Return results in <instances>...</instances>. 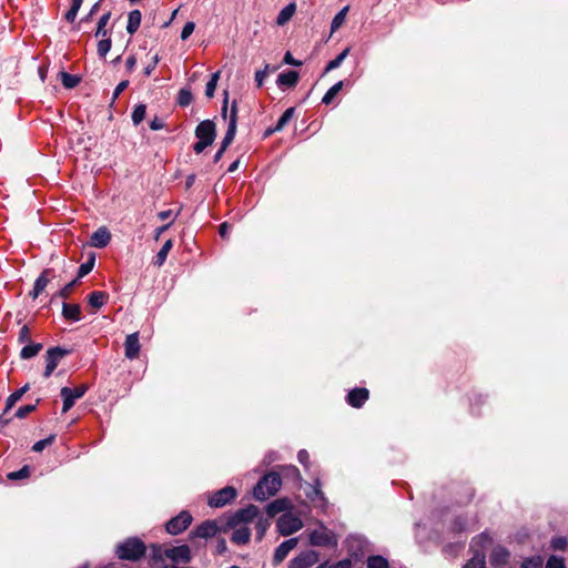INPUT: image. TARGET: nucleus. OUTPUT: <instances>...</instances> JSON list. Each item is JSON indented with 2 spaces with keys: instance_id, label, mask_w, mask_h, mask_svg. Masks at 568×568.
Instances as JSON below:
<instances>
[{
  "instance_id": "obj_55",
  "label": "nucleus",
  "mask_w": 568,
  "mask_h": 568,
  "mask_svg": "<svg viewBox=\"0 0 568 568\" xmlns=\"http://www.w3.org/2000/svg\"><path fill=\"white\" fill-rule=\"evenodd\" d=\"M194 29H195V23L193 21H187L181 31V36H180L181 40H183V41L187 40L190 38V36L193 33Z\"/></svg>"
},
{
  "instance_id": "obj_9",
  "label": "nucleus",
  "mask_w": 568,
  "mask_h": 568,
  "mask_svg": "<svg viewBox=\"0 0 568 568\" xmlns=\"http://www.w3.org/2000/svg\"><path fill=\"white\" fill-rule=\"evenodd\" d=\"M219 535L217 529V520L216 519H206L202 521L200 525L195 526L189 532V540L193 541L196 538L210 539Z\"/></svg>"
},
{
  "instance_id": "obj_64",
  "label": "nucleus",
  "mask_w": 568,
  "mask_h": 568,
  "mask_svg": "<svg viewBox=\"0 0 568 568\" xmlns=\"http://www.w3.org/2000/svg\"><path fill=\"white\" fill-rule=\"evenodd\" d=\"M329 568H352V561L348 558L342 559L338 562L329 566Z\"/></svg>"
},
{
  "instance_id": "obj_4",
  "label": "nucleus",
  "mask_w": 568,
  "mask_h": 568,
  "mask_svg": "<svg viewBox=\"0 0 568 568\" xmlns=\"http://www.w3.org/2000/svg\"><path fill=\"white\" fill-rule=\"evenodd\" d=\"M72 353V349L64 348L61 346H53L47 349L45 353V368L43 372V377L48 378L52 375L57 366L59 365L60 361L70 355Z\"/></svg>"
},
{
  "instance_id": "obj_33",
  "label": "nucleus",
  "mask_w": 568,
  "mask_h": 568,
  "mask_svg": "<svg viewBox=\"0 0 568 568\" xmlns=\"http://www.w3.org/2000/svg\"><path fill=\"white\" fill-rule=\"evenodd\" d=\"M172 246H173L172 240H168L164 242V244L162 245V247L160 248V251L156 253V255L154 257L153 264L155 266L160 267L165 263L168 254L172 250Z\"/></svg>"
},
{
  "instance_id": "obj_1",
  "label": "nucleus",
  "mask_w": 568,
  "mask_h": 568,
  "mask_svg": "<svg viewBox=\"0 0 568 568\" xmlns=\"http://www.w3.org/2000/svg\"><path fill=\"white\" fill-rule=\"evenodd\" d=\"M148 547L139 537H128L115 547V555L120 560L136 562L146 556Z\"/></svg>"
},
{
  "instance_id": "obj_41",
  "label": "nucleus",
  "mask_w": 568,
  "mask_h": 568,
  "mask_svg": "<svg viewBox=\"0 0 568 568\" xmlns=\"http://www.w3.org/2000/svg\"><path fill=\"white\" fill-rule=\"evenodd\" d=\"M220 77H221V71H216L211 74L210 80L207 81V83L205 85V95L209 99L214 97Z\"/></svg>"
},
{
  "instance_id": "obj_35",
  "label": "nucleus",
  "mask_w": 568,
  "mask_h": 568,
  "mask_svg": "<svg viewBox=\"0 0 568 568\" xmlns=\"http://www.w3.org/2000/svg\"><path fill=\"white\" fill-rule=\"evenodd\" d=\"M49 283L48 278L40 274L34 281L33 288L29 292V296L33 300L38 298Z\"/></svg>"
},
{
  "instance_id": "obj_50",
  "label": "nucleus",
  "mask_w": 568,
  "mask_h": 568,
  "mask_svg": "<svg viewBox=\"0 0 568 568\" xmlns=\"http://www.w3.org/2000/svg\"><path fill=\"white\" fill-rule=\"evenodd\" d=\"M103 0H99L97 1L90 9V11L88 12V14H85L84 17L81 18L80 22L78 23V27H77V30L80 29V26L81 24H84V23H89L92 21L93 17L98 13V11L100 10V7H101V2Z\"/></svg>"
},
{
  "instance_id": "obj_23",
  "label": "nucleus",
  "mask_w": 568,
  "mask_h": 568,
  "mask_svg": "<svg viewBox=\"0 0 568 568\" xmlns=\"http://www.w3.org/2000/svg\"><path fill=\"white\" fill-rule=\"evenodd\" d=\"M30 389V385L26 384L21 388L13 392L8 396L6 400V406L3 408V414H7L10 409L14 407V405L22 398V396Z\"/></svg>"
},
{
  "instance_id": "obj_18",
  "label": "nucleus",
  "mask_w": 568,
  "mask_h": 568,
  "mask_svg": "<svg viewBox=\"0 0 568 568\" xmlns=\"http://www.w3.org/2000/svg\"><path fill=\"white\" fill-rule=\"evenodd\" d=\"M111 241V233L106 226H101L94 231L91 236L89 244L92 247L104 248Z\"/></svg>"
},
{
  "instance_id": "obj_42",
  "label": "nucleus",
  "mask_w": 568,
  "mask_h": 568,
  "mask_svg": "<svg viewBox=\"0 0 568 568\" xmlns=\"http://www.w3.org/2000/svg\"><path fill=\"white\" fill-rule=\"evenodd\" d=\"M367 568H389V562L383 556L372 555L367 558Z\"/></svg>"
},
{
  "instance_id": "obj_38",
  "label": "nucleus",
  "mask_w": 568,
  "mask_h": 568,
  "mask_svg": "<svg viewBox=\"0 0 568 568\" xmlns=\"http://www.w3.org/2000/svg\"><path fill=\"white\" fill-rule=\"evenodd\" d=\"M100 41L97 45V52L100 58H105L112 47L111 33L106 37H99Z\"/></svg>"
},
{
  "instance_id": "obj_19",
  "label": "nucleus",
  "mask_w": 568,
  "mask_h": 568,
  "mask_svg": "<svg viewBox=\"0 0 568 568\" xmlns=\"http://www.w3.org/2000/svg\"><path fill=\"white\" fill-rule=\"evenodd\" d=\"M141 345L139 342V333L129 334L124 342V354L129 359H134L139 356Z\"/></svg>"
},
{
  "instance_id": "obj_30",
  "label": "nucleus",
  "mask_w": 568,
  "mask_h": 568,
  "mask_svg": "<svg viewBox=\"0 0 568 568\" xmlns=\"http://www.w3.org/2000/svg\"><path fill=\"white\" fill-rule=\"evenodd\" d=\"M111 18V11H106L105 13H103L99 20H98V23H97V28L94 30V33L93 36L95 38H99V37H106L109 33H111V30H108L106 29V26L109 23V20Z\"/></svg>"
},
{
  "instance_id": "obj_43",
  "label": "nucleus",
  "mask_w": 568,
  "mask_h": 568,
  "mask_svg": "<svg viewBox=\"0 0 568 568\" xmlns=\"http://www.w3.org/2000/svg\"><path fill=\"white\" fill-rule=\"evenodd\" d=\"M30 475H31V467L29 465H24L19 470L10 471L7 475V478L9 480L16 481V480H22V479L29 478Z\"/></svg>"
},
{
  "instance_id": "obj_6",
  "label": "nucleus",
  "mask_w": 568,
  "mask_h": 568,
  "mask_svg": "<svg viewBox=\"0 0 568 568\" xmlns=\"http://www.w3.org/2000/svg\"><path fill=\"white\" fill-rule=\"evenodd\" d=\"M89 390L87 384L79 385L75 388L64 386L60 389V396L62 398V413L69 412L75 404V400L83 397Z\"/></svg>"
},
{
  "instance_id": "obj_57",
  "label": "nucleus",
  "mask_w": 568,
  "mask_h": 568,
  "mask_svg": "<svg viewBox=\"0 0 568 568\" xmlns=\"http://www.w3.org/2000/svg\"><path fill=\"white\" fill-rule=\"evenodd\" d=\"M237 112H239L237 100H233V102L231 104L230 115H229V123L237 124V120H239Z\"/></svg>"
},
{
  "instance_id": "obj_62",
  "label": "nucleus",
  "mask_w": 568,
  "mask_h": 568,
  "mask_svg": "<svg viewBox=\"0 0 568 568\" xmlns=\"http://www.w3.org/2000/svg\"><path fill=\"white\" fill-rule=\"evenodd\" d=\"M297 459L298 462L305 467L307 468L308 467V464H310V455L307 453L306 449H301L298 453H297Z\"/></svg>"
},
{
  "instance_id": "obj_31",
  "label": "nucleus",
  "mask_w": 568,
  "mask_h": 568,
  "mask_svg": "<svg viewBox=\"0 0 568 568\" xmlns=\"http://www.w3.org/2000/svg\"><path fill=\"white\" fill-rule=\"evenodd\" d=\"M295 11H296V4L294 2L288 3L278 12V14L276 17V23L278 26L286 24L292 19Z\"/></svg>"
},
{
  "instance_id": "obj_15",
  "label": "nucleus",
  "mask_w": 568,
  "mask_h": 568,
  "mask_svg": "<svg viewBox=\"0 0 568 568\" xmlns=\"http://www.w3.org/2000/svg\"><path fill=\"white\" fill-rule=\"evenodd\" d=\"M292 507L291 500L287 497H282L268 503L265 507V513L268 518H273L280 513H288Z\"/></svg>"
},
{
  "instance_id": "obj_49",
  "label": "nucleus",
  "mask_w": 568,
  "mask_h": 568,
  "mask_svg": "<svg viewBox=\"0 0 568 568\" xmlns=\"http://www.w3.org/2000/svg\"><path fill=\"white\" fill-rule=\"evenodd\" d=\"M485 555L476 552L470 560L464 566V568H485Z\"/></svg>"
},
{
  "instance_id": "obj_10",
  "label": "nucleus",
  "mask_w": 568,
  "mask_h": 568,
  "mask_svg": "<svg viewBox=\"0 0 568 568\" xmlns=\"http://www.w3.org/2000/svg\"><path fill=\"white\" fill-rule=\"evenodd\" d=\"M302 520L291 513H284L276 521V527L282 536H290L302 528Z\"/></svg>"
},
{
  "instance_id": "obj_39",
  "label": "nucleus",
  "mask_w": 568,
  "mask_h": 568,
  "mask_svg": "<svg viewBox=\"0 0 568 568\" xmlns=\"http://www.w3.org/2000/svg\"><path fill=\"white\" fill-rule=\"evenodd\" d=\"M348 9H349V7L346 6L335 14V17L333 18L332 23H331V33H334L335 31H337L342 27V24L345 22Z\"/></svg>"
},
{
  "instance_id": "obj_60",
  "label": "nucleus",
  "mask_w": 568,
  "mask_h": 568,
  "mask_svg": "<svg viewBox=\"0 0 568 568\" xmlns=\"http://www.w3.org/2000/svg\"><path fill=\"white\" fill-rule=\"evenodd\" d=\"M227 545L225 538H219L215 547V554L223 556L227 552Z\"/></svg>"
},
{
  "instance_id": "obj_24",
  "label": "nucleus",
  "mask_w": 568,
  "mask_h": 568,
  "mask_svg": "<svg viewBox=\"0 0 568 568\" xmlns=\"http://www.w3.org/2000/svg\"><path fill=\"white\" fill-rule=\"evenodd\" d=\"M164 549L162 545L160 544H151L150 546V562L152 566H159L165 564V555Z\"/></svg>"
},
{
  "instance_id": "obj_28",
  "label": "nucleus",
  "mask_w": 568,
  "mask_h": 568,
  "mask_svg": "<svg viewBox=\"0 0 568 568\" xmlns=\"http://www.w3.org/2000/svg\"><path fill=\"white\" fill-rule=\"evenodd\" d=\"M95 265V253L91 252L89 254L88 260L82 263L77 272V276L74 280H78V284H80V280L87 276L94 267Z\"/></svg>"
},
{
  "instance_id": "obj_46",
  "label": "nucleus",
  "mask_w": 568,
  "mask_h": 568,
  "mask_svg": "<svg viewBox=\"0 0 568 568\" xmlns=\"http://www.w3.org/2000/svg\"><path fill=\"white\" fill-rule=\"evenodd\" d=\"M82 3H83V0H71V7L64 14V19L69 23H73L75 21V18L78 16V12H79Z\"/></svg>"
},
{
  "instance_id": "obj_14",
  "label": "nucleus",
  "mask_w": 568,
  "mask_h": 568,
  "mask_svg": "<svg viewBox=\"0 0 568 568\" xmlns=\"http://www.w3.org/2000/svg\"><path fill=\"white\" fill-rule=\"evenodd\" d=\"M369 397V390L365 387H354L346 395V403L354 408H362Z\"/></svg>"
},
{
  "instance_id": "obj_20",
  "label": "nucleus",
  "mask_w": 568,
  "mask_h": 568,
  "mask_svg": "<svg viewBox=\"0 0 568 568\" xmlns=\"http://www.w3.org/2000/svg\"><path fill=\"white\" fill-rule=\"evenodd\" d=\"M62 316L67 321L79 322L82 317L80 304L62 302Z\"/></svg>"
},
{
  "instance_id": "obj_12",
  "label": "nucleus",
  "mask_w": 568,
  "mask_h": 568,
  "mask_svg": "<svg viewBox=\"0 0 568 568\" xmlns=\"http://www.w3.org/2000/svg\"><path fill=\"white\" fill-rule=\"evenodd\" d=\"M308 542L316 547H336L337 538L334 532L314 529L310 532Z\"/></svg>"
},
{
  "instance_id": "obj_51",
  "label": "nucleus",
  "mask_w": 568,
  "mask_h": 568,
  "mask_svg": "<svg viewBox=\"0 0 568 568\" xmlns=\"http://www.w3.org/2000/svg\"><path fill=\"white\" fill-rule=\"evenodd\" d=\"M54 440H55V435L51 434L47 438L34 443L31 449L34 453H41L45 447L52 445L54 443Z\"/></svg>"
},
{
  "instance_id": "obj_32",
  "label": "nucleus",
  "mask_w": 568,
  "mask_h": 568,
  "mask_svg": "<svg viewBox=\"0 0 568 568\" xmlns=\"http://www.w3.org/2000/svg\"><path fill=\"white\" fill-rule=\"evenodd\" d=\"M59 77L61 79L62 85L68 90L74 89L82 81V78L80 75L70 74L63 70L59 72Z\"/></svg>"
},
{
  "instance_id": "obj_11",
  "label": "nucleus",
  "mask_w": 568,
  "mask_h": 568,
  "mask_svg": "<svg viewBox=\"0 0 568 568\" xmlns=\"http://www.w3.org/2000/svg\"><path fill=\"white\" fill-rule=\"evenodd\" d=\"M164 555L173 564H190L193 554L189 545L172 546L164 549Z\"/></svg>"
},
{
  "instance_id": "obj_8",
  "label": "nucleus",
  "mask_w": 568,
  "mask_h": 568,
  "mask_svg": "<svg viewBox=\"0 0 568 568\" xmlns=\"http://www.w3.org/2000/svg\"><path fill=\"white\" fill-rule=\"evenodd\" d=\"M236 496L237 490L233 486H225L210 496L207 505L212 508H221L231 504Z\"/></svg>"
},
{
  "instance_id": "obj_47",
  "label": "nucleus",
  "mask_w": 568,
  "mask_h": 568,
  "mask_svg": "<svg viewBox=\"0 0 568 568\" xmlns=\"http://www.w3.org/2000/svg\"><path fill=\"white\" fill-rule=\"evenodd\" d=\"M237 124H227V130L225 132V135L221 142V145L223 149H227L234 141V138L236 135Z\"/></svg>"
},
{
  "instance_id": "obj_44",
  "label": "nucleus",
  "mask_w": 568,
  "mask_h": 568,
  "mask_svg": "<svg viewBox=\"0 0 568 568\" xmlns=\"http://www.w3.org/2000/svg\"><path fill=\"white\" fill-rule=\"evenodd\" d=\"M40 403H41V398H38L34 404H28V405L20 406L16 410L13 417L19 418V419L27 417L30 413H32L37 409V407Z\"/></svg>"
},
{
  "instance_id": "obj_53",
  "label": "nucleus",
  "mask_w": 568,
  "mask_h": 568,
  "mask_svg": "<svg viewBox=\"0 0 568 568\" xmlns=\"http://www.w3.org/2000/svg\"><path fill=\"white\" fill-rule=\"evenodd\" d=\"M30 328L28 325H23L18 334V343L19 344H27L30 343Z\"/></svg>"
},
{
  "instance_id": "obj_48",
  "label": "nucleus",
  "mask_w": 568,
  "mask_h": 568,
  "mask_svg": "<svg viewBox=\"0 0 568 568\" xmlns=\"http://www.w3.org/2000/svg\"><path fill=\"white\" fill-rule=\"evenodd\" d=\"M193 101V94L190 89L183 88L178 93V103L180 106L185 108Z\"/></svg>"
},
{
  "instance_id": "obj_26",
  "label": "nucleus",
  "mask_w": 568,
  "mask_h": 568,
  "mask_svg": "<svg viewBox=\"0 0 568 568\" xmlns=\"http://www.w3.org/2000/svg\"><path fill=\"white\" fill-rule=\"evenodd\" d=\"M43 344L41 343H34L30 342L27 343L20 351V358L21 359H30L36 357L40 351H42Z\"/></svg>"
},
{
  "instance_id": "obj_27",
  "label": "nucleus",
  "mask_w": 568,
  "mask_h": 568,
  "mask_svg": "<svg viewBox=\"0 0 568 568\" xmlns=\"http://www.w3.org/2000/svg\"><path fill=\"white\" fill-rule=\"evenodd\" d=\"M251 540V529L248 527H241L233 531L231 541L235 545H246Z\"/></svg>"
},
{
  "instance_id": "obj_56",
  "label": "nucleus",
  "mask_w": 568,
  "mask_h": 568,
  "mask_svg": "<svg viewBox=\"0 0 568 568\" xmlns=\"http://www.w3.org/2000/svg\"><path fill=\"white\" fill-rule=\"evenodd\" d=\"M268 70H270V64H266L263 70L256 71V73H255V82H256V87L257 88H261L263 85L264 80L267 77Z\"/></svg>"
},
{
  "instance_id": "obj_45",
  "label": "nucleus",
  "mask_w": 568,
  "mask_h": 568,
  "mask_svg": "<svg viewBox=\"0 0 568 568\" xmlns=\"http://www.w3.org/2000/svg\"><path fill=\"white\" fill-rule=\"evenodd\" d=\"M295 113V108L294 106H291L288 109H286L282 115L280 116V119L277 120L276 124H275V130H283L287 123L292 120L293 115Z\"/></svg>"
},
{
  "instance_id": "obj_13",
  "label": "nucleus",
  "mask_w": 568,
  "mask_h": 568,
  "mask_svg": "<svg viewBox=\"0 0 568 568\" xmlns=\"http://www.w3.org/2000/svg\"><path fill=\"white\" fill-rule=\"evenodd\" d=\"M320 560V555L315 550H306L298 554L294 557L290 564L288 568H310L315 565Z\"/></svg>"
},
{
  "instance_id": "obj_59",
  "label": "nucleus",
  "mask_w": 568,
  "mask_h": 568,
  "mask_svg": "<svg viewBox=\"0 0 568 568\" xmlns=\"http://www.w3.org/2000/svg\"><path fill=\"white\" fill-rule=\"evenodd\" d=\"M160 61L159 54H155L151 62L144 68L143 74L144 77H150L153 70L156 68L158 63Z\"/></svg>"
},
{
  "instance_id": "obj_37",
  "label": "nucleus",
  "mask_w": 568,
  "mask_h": 568,
  "mask_svg": "<svg viewBox=\"0 0 568 568\" xmlns=\"http://www.w3.org/2000/svg\"><path fill=\"white\" fill-rule=\"evenodd\" d=\"M145 116H146V104H144V103L135 104L133 108V111L131 113V119H132L133 125L138 126L139 124H141L143 122V120L145 119Z\"/></svg>"
},
{
  "instance_id": "obj_25",
  "label": "nucleus",
  "mask_w": 568,
  "mask_h": 568,
  "mask_svg": "<svg viewBox=\"0 0 568 568\" xmlns=\"http://www.w3.org/2000/svg\"><path fill=\"white\" fill-rule=\"evenodd\" d=\"M142 13L140 10L134 9L128 14L126 32L133 36L140 28Z\"/></svg>"
},
{
  "instance_id": "obj_17",
  "label": "nucleus",
  "mask_w": 568,
  "mask_h": 568,
  "mask_svg": "<svg viewBox=\"0 0 568 568\" xmlns=\"http://www.w3.org/2000/svg\"><path fill=\"white\" fill-rule=\"evenodd\" d=\"M298 539L296 537L284 540L280 544L273 556V565L277 566L281 564L288 555V552L297 546Z\"/></svg>"
},
{
  "instance_id": "obj_63",
  "label": "nucleus",
  "mask_w": 568,
  "mask_h": 568,
  "mask_svg": "<svg viewBox=\"0 0 568 568\" xmlns=\"http://www.w3.org/2000/svg\"><path fill=\"white\" fill-rule=\"evenodd\" d=\"M521 568H542V564L540 559H529L521 565Z\"/></svg>"
},
{
  "instance_id": "obj_34",
  "label": "nucleus",
  "mask_w": 568,
  "mask_h": 568,
  "mask_svg": "<svg viewBox=\"0 0 568 568\" xmlns=\"http://www.w3.org/2000/svg\"><path fill=\"white\" fill-rule=\"evenodd\" d=\"M344 84L345 81L342 80L332 85L324 94L322 103L325 105H329L331 103H333L339 91L343 89Z\"/></svg>"
},
{
  "instance_id": "obj_16",
  "label": "nucleus",
  "mask_w": 568,
  "mask_h": 568,
  "mask_svg": "<svg viewBox=\"0 0 568 568\" xmlns=\"http://www.w3.org/2000/svg\"><path fill=\"white\" fill-rule=\"evenodd\" d=\"M300 81V73L295 70H286L277 75L276 84L281 90L294 89Z\"/></svg>"
},
{
  "instance_id": "obj_2",
  "label": "nucleus",
  "mask_w": 568,
  "mask_h": 568,
  "mask_svg": "<svg viewBox=\"0 0 568 568\" xmlns=\"http://www.w3.org/2000/svg\"><path fill=\"white\" fill-rule=\"evenodd\" d=\"M281 486V475L276 471H270L263 475L254 486L253 497L258 501H264L267 497L275 496Z\"/></svg>"
},
{
  "instance_id": "obj_58",
  "label": "nucleus",
  "mask_w": 568,
  "mask_h": 568,
  "mask_svg": "<svg viewBox=\"0 0 568 568\" xmlns=\"http://www.w3.org/2000/svg\"><path fill=\"white\" fill-rule=\"evenodd\" d=\"M283 63L293 65V67H302L303 62L301 60H296L290 51H286L283 58Z\"/></svg>"
},
{
  "instance_id": "obj_7",
  "label": "nucleus",
  "mask_w": 568,
  "mask_h": 568,
  "mask_svg": "<svg viewBox=\"0 0 568 568\" xmlns=\"http://www.w3.org/2000/svg\"><path fill=\"white\" fill-rule=\"evenodd\" d=\"M193 517L190 511L182 510L179 515L172 517L165 524V530L168 534L176 536L185 531L192 524Z\"/></svg>"
},
{
  "instance_id": "obj_61",
  "label": "nucleus",
  "mask_w": 568,
  "mask_h": 568,
  "mask_svg": "<svg viewBox=\"0 0 568 568\" xmlns=\"http://www.w3.org/2000/svg\"><path fill=\"white\" fill-rule=\"evenodd\" d=\"M545 568H565V565H564V561L562 559L556 557V556H551L548 561H547V565Z\"/></svg>"
},
{
  "instance_id": "obj_52",
  "label": "nucleus",
  "mask_w": 568,
  "mask_h": 568,
  "mask_svg": "<svg viewBox=\"0 0 568 568\" xmlns=\"http://www.w3.org/2000/svg\"><path fill=\"white\" fill-rule=\"evenodd\" d=\"M216 520H217L219 534H226L229 530L236 528V527H229V515H224V516L217 518Z\"/></svg>"
},
{
  "instance_id": "obj_21",
  "label": "nucleus",
  "mask_w": 568,
  "mask_h": 568,
  "mask_svg": "<svg viewBox=\"0 0 568 568\" xmlns=\"http://www.w3.org/2000/svg\"><path fill=\"white\" fill-rule=\"evenodd\" d=\"M78 280H72L71 282H69L68 284H65L61 290H59L58 292H55L51 298H50V302H49V306L50 305H53L57 303V301L59 298H62V300H67L70 297L71 293L73 292V290L78 286Z\"/></svg>"
},
{
  "instance_id": "obj_40",
  "label": "nucleus",
  "mask_w": 568,
  "mask_h": 568,
  "mask_svg": "<svg viewBox=\"0 0 568 568\" xmlns=\"http://www.w3.org/2000/svg\"><path fill=\"white\" fill-rule=\"evenodd\" d=\"M271 518H263V517H260L258 520L256 521L255 524V530H256V540L257 541H261L267 529L270 528L271 526V521H270Z\"/></svg>"
},
{
  "instance_id": "obj_5",
  "label": "nucleus",
  "mask_w": 568,
  "mask_h": 568,
  "mask_svg": "<svg viewBox=\"0 0 568 568\" xmlns=\"http://www.w3.org/2000/svg\"><path fill=\"white\" fill-rule=\"evenodd\" d=\"M260 516L257 506L250 504L244 508L237 509L235 513L229 514V527H237L241 524H250L254 518Z\"/></svg>"
},
{
  "instance_id": "obj_36",
  "label": "nucleus",
  "mask_w": 568,
  "mask_h": 568,
  "mask_svg": "<svg viewBox=\"0 0 568 568\" xmlns=\"http://www.w3.org/2000/svg\"><path fill=\"white\" fill-rule=\"evenodd\" d=\"M306 497L311 501H315L316 499H320L324 503H326V498L324 496V493L321 489V480L318 478L315 479L314 485L310 486V490L306 491Z\"/></svg>"
},
{
  "instance_id": "obj_54",
  "label": "nucleus",
  "mask_w": 568,
  "mask_h": 568,
  "mask_svg": "<svg viewBox=\"0 0 568 568\" xmlns=\"http://www.w3.org/2000/svg\"><path fill=\"white\" fill-rule=\"evenodd\" d=\"M129 80H122L114 89L111 100V105L115 102L119 95L129 87Z\"/></svg>"
},
{
  "instance_id": "obj_29",
  "label": "nucleus",
  "mask_w": 568,
  "mask_h": 568,
  "mask_svg": "<svg viewBox=\"0 0 568 568\" xmlns=\"http://www.w3.org/2000/svg\"><path fill=\"white\" fill-rule=\"evenodd\" d=\"M351 52V48H345L341 53H338L333 60L328 61L327 64L324 68L323 75L327 74L328 72L339 68L343 63V61L347 58V55Z\"/></svg>"
},
{
  "instance_id": "obj_22",
  "label": "nucleus",
  "mask_w": 568,
  "mask_h": 568,
  "mask_svg": "<svg viewBox=\"0 0 568 568\" xmlns=\"http://www.w3.org/2000/svg\"><path fill=\"white\" fill-rule=\"evenodd\" d=\"M87 300H88V304L94 308V310H99L101 308L104 303L109 300V294L106 292H103V291H93L91 292L88 296H87Z\"/></svg>"
},
{
  "instance_id": "obj_3",
  "label": "nucleus",
  "mask_w": 568,
  "mask_h": 568,
  "mask_svg": "<svg viewBox=\"0 0 568 568\" xmlns=\"http://www.w3.org/2000/svg\"><path fill=\"white\" fill-rule=\"evenodd\" d=\"M194 135L197 141L192 145V149L196 154H201L215 141L216 124L214 120L206 119L201 121L194 130Z\"/></svg>"
}]
</instances>
